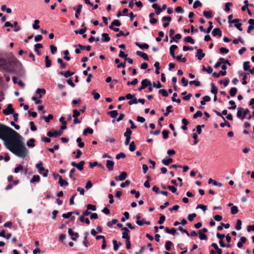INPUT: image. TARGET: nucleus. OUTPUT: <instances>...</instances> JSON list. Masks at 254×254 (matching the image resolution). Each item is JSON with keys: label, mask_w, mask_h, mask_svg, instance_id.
<instances>
[{"label": "nucleus", "mask_w": 254, "mask_h": 254, "mask_svg": "<svg viewBox=\"0 0 254 254\" xmlns=\"http://www.w3.org/2000/svg\"><path fill=\"white\" fill-rule=\"evenodd\" d=\"M0 138L6 148L17 156L24 158L27 155L28 151L23 137L12 128L0 123Z\"/></svg>", "instance_id": "nucleus-1"}, {"label": "nucleus", "mask_w": 254, "mask_h": 254, "mask_svg": "<svg viewBox=\"0 0 254 254\" xmlns=\"http://www.w3.org/2000/svg\"><path fill=\"white\" fill-rule=\"evenodd\" d=\"M21 65V63L18 61H7L4 58H0V71L1 72L14 73L16 71L15 67Z\"/></svg>", "instance_id": "nucleus-2"}, {"label": "nucleus", "mask_w": 254, "mask_h": 254, "mask_svg": "<svg viewBox=\"0 0 254 254\" xmlns=\"http://www.w3.org/2000/svg\"><path fill=\"white\" fill-rule=\"evenodd\" d=\"M43 163L40 161L36 165V167L38 170L39 173L43 175L44 177H47L48 174V170H46L43 167Z\"/></svg>", "instance_id": "nucleus-3"}, {"label": "nucleus", "mask_w": 254, "mask_h": 254, "mask_svg": "<svg viewBox=\"0 0 254 254\" xmlns=\"http://www.w3.org/2000/svg\"><path fill=\"white\" fill-rule=\"evenodd\" d=\"M4 27H14V32H18L21 29L20 27L18 26V23L16 21H14L13 23H11L8 21L5 22Z\"/></svg>", "instance_id": "nucleus-4"}, {"label": "nucleus", "mask_w": 254, "mask_h": 254, "mask_svg": "<svg viewBox=\"0 0 254 254\" xmlns=\"http://www.w3.org/2000/svg\"><path fill=\"white\" fill-rule=\"evenodd\" d=\"M152 83L151 81L148 80L147 79H144L141 81V86L138 89L139 91L145 89L147 86H151Z\"/></svg>", "instance_id": "nucleus-5"}, {"label": "nucleus", "mask_w": 254, "mask_h": 254, "mask_svg": "<svg viewBox=\"0 0 254 254\" xmlns=\"http://www.w3.org/2000/svg\"><path fill=\"white\" fill-rule=\"evenodd\" d=\"M2 112L6 116L13 114L14 112V109L12 108V104H8L6 108L4 109Z\"/></svg>", "instance_id": "nucleus-6"}, {"label": "nucleus", "mask_w": 254, "mask_h": 254, "mask_svg": "<svg viewBox=\"0 0 254 254\" xmlns=\"http://www.w3.org/2000/svg\"><path fill=\"white\" fill-rule=\"evenodd\" d=\"M68 234L70 235L71 239L73 241H76L79 237L78 233L77 232H73L72 229L69 228L68 230Z\"/></svg>", "instance_id": "nucleus-7"}, {"label": "nucleus", "mask_w": 254, "mask_h": 254, "mask_svg": "<svg viewBox=\"0 0 254 254\" xmlns=\"http://www.w3.org/2000/svg\"><path fill=\"white\" fill-rule=\"evenodd\" d=\"M123 232L122 233V238L126 240L130 239L129 236V230L127 227L122 228Z\"/></svg>", "instance_id": "nucleus-8"}, {"label": "nucleus", "mask_w": 254, "mask_h": 254, "mask_svg": "<svg viewBox=\"0 0 254 254\" xmlns=\"http://www.w3.org/2000/svg\"><path fill=\"white\" fill-rule=\"evenodd\" d=\"M127 176V174L126 172H123L121 173V174L119 176H116L115 177V180L118 181H124L125 180Z\"/></svg>", "instance_id": "nucleus-9"}, {"label": "nucleus", "mask_w": 254, "mask_h": 254, "mask_svg": "<svg viewBox=\"0 0 254 254\" xmlns=\"http://www.w3.org/2000/svg\"><path fill=\"white\" fill-rule=\"evenodd\" d=\"M212 35L213 36H218L221 37L222 36V31L219 28H215L213 30Z\"/></svg>", "instance_id": "nucleus-10"}, {"label": "nucleus", "mask_w": 254, "mask_h": 254, "mask_svg": "<svg viewBox=\"0 0 254 254\" xmlns=\"http://www.w3.org/2000/svg\"><path fill=\"white\" fill-rule=\"evenodd\" d=\"M114 162L111 160H108L106 161V167L110 171H112L114 169Z\"/></svg>", "instance_id": "nucleus-11"}, {"label": "nucleus", "mask_w": 254, "mask_h": 254, "mask_svg": "<svg viewBox=\"0 0 254 254\" xmlns=\"http://www.w3.org/2000/svg\"><path fill=\"white\" fill-rule=\"evenodd\" d=\"M205 55L202 49H199L197 50L196 57L199 60H202L205 57Z\"/></svg>", "instance_id": "nucleus-12"}, {"label": "nucleus", "mask_w": 254, "mask_h": 254, "mask_svg": "<svg viewBox=\"0 0 254 254\" xmlns=\"http://www.w3.org/2000/svg\"><path fill=\"white\" fill-rule=\"evenodd\" d=\"M178 48V46L176 45H173L170 47V54L172 57L174 59L176 58V55L174 51Z\"/></svg>", "instance_id": "nucleus-13"}, {"label": "nucleus", "mask_w": 254, "mask_h": 254, "mask_svg": "<svg viewBox=\"0 0 254 254\" xmlns=\"http://www.w3.org/2000/svg\"><path fill=\"white\" fill-rule=\"evenodd\" d=\"M59 74H60V75H64L65 77H68L70 76H72L74 74V72H71L69 70H68L67 71H65V72H64V71H60L59 72Z\"/></svg>", "instance_id": "nucleus-14"}, {"label": "nucleus", "mask_w": 254, "mask_h": 254, "mask_svg": "<svg viewBox=\"0 0 254 254\" xmlns=\"http://www.w3.org/2000/svg\"><path fill=\"white\" fill-rule=\"evenodd\" d=\"M136 55L137 56L142 58L145 60H146V61L149 60V58L148 57L147 55L145 53H143V52L138 51L136 52Z\"/></svg>", "instance_id": "nucleus-15"}, {"label": "nucleus", "mask_w": 254, "mask_h": 254, "mask_svg": "<svg viewBox=\"0 0 254 254\" xmlns=\"http://www.w3.org/2000/svg\"><path fill=\"white\" fill-rule=\"evenodd\" d=\"M43 48V45L42 44L38 43L34 45V50L38 55H41V52L39 50V49H41Z\"/></svg>", "instance_id": "nucleus-16"}, {"label": "nucleus", "mask_w": 254, "mask_h": 254, "mask_svg": "<svg viewBox=\"0 0 254 254\" xmlns=\"http://www.w3.org/2000/svg\"><path fill=\"white\" fill-rule=\"evenodd\" d=\"M82 8V4H79L78 5L77 8L76 9V13L75 14V17L76 18H79V15H80V14L81 13Z\"/></svg>", "instance_id": "nucleus-17"}, {"label": "nucleus", "mask_w": 254, "mask_h": 254, "mask_svg": "<svg viewBox=\"0 0 254 254\" xmlns=\"http://www.w3.org/2000/svg\"><path fill=\"white\" fill-rule=\"evenodd\" d=\"M88 235V233L87 232L84 233V240L83 241V244L86 248H88L89 244V241L87 239Z\"/></svg>", "instance_id": "nucleus-18"}, {"label": "nucleus", "mask_w": 254, "mask_h": 254, "mask_svg": "<svg viewBox=\"0 0 254 254\" xmlns=\"http://www.w3.org/2000/svg\"><path fill=\"white\" fill-rule=\"evenodd\" d=\"M85 162L84 161H81L79 163H77L76 168L80 171H81L84 169V165Z\"/></svg>", "instance_id": "nucleus-19"}, {"label": "nucleus", "mask_w": 254, "mask_h": 254, "mask_svg": "<svg viewBox=\"0 0 254 254\" xmlns=\"http://www.w3.org/2000/svg\"><path fill=\"white\" fill-rule=\"evenodd\" d=\"M203 14L207 19H210L213 16L211 11H203Z\"/></svg>", "instance_id": "nucleus-20"}, {"label": "nucleus", "mask_w": 254, "mask_h": 254, "mask_svg": "<svg viewBox=\"0 0 254 254\" xmlns=\"http://www.w3.org/2000/svg\"><path fill=\"white\" fill-rule=\"evenodd\" d=\"M165 231L167 233L171 234L173 235H175L176 233V230L174 228L169 229L168 227H166Z\"/></svg>", "instance_id": "nucleus-21"}, {"label": "nucleus", "mask_w": 254, "mask_h": 254, "mask_svg": "<svg viewBox=\"0 0 254 254\" xmlns=\"http://www.w3.org/2000/svg\"><path fill=\"white\" fill-rule=\"evenodd\" d=\"M36 93L38 95V97L39 98H41L42 97V95L41 94V93L45 94L46 93V90L43 88H42V89L38 88L36 90Z\"/></svg>", "instance_id": "nucleus-22"}, {"label": "nucleus", "mask_w": 254, "mask_h": 254, "mask_svg": "<svg viewBox=\"0 0 254 254\" xmlns=\"http://www.w3.org/2000/svg\"><path fill=\"white\" fill-rule=\"evenodd\" d=\"M102 36L104 37V39L102 40V42H109L110 40V38L107 33H104L102 34Z\"/></svg>", "instance_id": "nucleus-23"}, {"label": "nucleus", "mask_w": 254, "mask_h": 254, "mask_svg": "<svg viewBox=\"0 0 254 254\" xmlns=\"http://www.w3.org/2000/svg\"><path fill=\"white\" fill-rule=\"evenodd\" d=\"M135 45L141 49H148L149 48V45L147 44L144 43L143 44H139L138 42H136L135 43Z\"/></svg>", "instance_id": "nucleus-24"}, {"label": "nucleus", "mask_w": 254, "mask_h": 254, "mask_svg": "<svg viewBox=\"0 0 254 254\" xmlns=\"http://www.w3.org/2000/svg\"><path fill=\"white\" fill-rule=\"evenodd\" d=\"M59 183L60 184V185L61 187H63L64 185H65V186L68 185V183L67 181L63 180L61 176H59Z\"/></svg>", "instance_id": "nucleus-25"}, {"label": "nucleus", "mask_w": 254, "mask_h": 254, "mask_svg": "<svg viewBox=\"0 0 254 254\" xmlns=\"http://www.w3.org/2000/svg\"><path fill=\"white\" fill-rule=\"evenodd\" d=\"M172 162H173V159L170 158H169L167 159H164L162 160V163L166 166L169 165Z\"/></svg>", "instance_id": "nucleus-26"}, {"label": "nucleus", "mask_w": 254, "mask_h": 254, "mask_svg": "<svg viewBox=\"0 0 254 254\" xmlns=\"http://www.w3.org/2000/svg\"><path fill=\"white\" fill-rule=\"evenodd\" d=\"M40 180V178L39 175H34L30 180L31 183H34L35 182H39Z\"/></svg>", "instance_id": "nucleus-27"}, {"label": "nucleus", "mask_w": 254, "mask_h": 254, "mask_svg": "<svg viewBox=\"0 0 254 254\" xmlns=\"http://www.w3.org/2000/svg\"><path fill=\"white\" fill-rule=\"evenodd\" d=\"M57 62L59 64H60V67L62 69L65 68L66 66V64L63 62V60L61 58H58L57 59Z\"/></svg>", "instance_id": "nucleus-28"}, {"label": "nucleus", "mask_w": 254, "mask_h": 254, "mask_svg": "<svg viewBox=\"0 0 254 254\" xmlns=\"http://www.w3.org/2000/svg\"><path fill=\"white\" fill-rule=\"evenodd\" d=\"M35 139L34 138H31L27 142L26 145L30 147H33L35 146Z\"/></svg>", "instance_id": "nucleus-29"}, {"label": "nucleus", "mask_w": 254, "mask_h": 254, "mask_svg": "<svg viewBox=\"0 0 254 254\" xmlns=\"http://www.w3.org/2000/svg\"><path fill=\"white\" fill-rule=\"evenodd\" d=\"M173 245V243L170 241H167L165 245V248L167 251H170L171 249V246Z\"/></svg>", "instance_id": "nucleus-30"}, {"label": "nucleus", "mask_w": 254, "mask_h": 254, "mask_svg": "<svg viewBox=\"0 0 254 254\" xmlns=\"http://www.w3.org/2000/svg\"><path fill=\"white\" fill-rule=\"evenodd\" d=\"M76 171V170L74 168H72L70 170V173H69V178L72 179V180L73 181H75L76 180V178L74 176V173Z\"/></svg>", "instance_id": "nucleus-31"}, {"label": "nucleus", "mask_w": 254, "mask_h": 254, "mask_svg": "<svg viewBox=\"0 0 254 254\" xmlns=\"http://www.w3.org/2000/svg\"><path fill=\"white\" fill-rule=\"evenodd\" d=\"M132 134V131L130 130V128H127L126 129V131L124 133V136L126 137H129L131 138V135Z\"/></svg>", "instance_id": "nucleus-32"}, {"label": "nucleus", "mask_w": 254, "mask_h": 254, "mask_svg": "<svg viewBox=\"0 0 254 254\" xmlns=\"http://www.w3.org/2000/svg\"><path fill=\"white\" fill-rule=\"evenodd\" d=\"M198 234H199V239L201 240H206L207 239V236L205 234L201 233V230L198 231Z\"/></svg>", "instance_id": "nucleus-33"}, {"label": "nucleus", "mask_w": 254, "mask_h": 254, "mask_svg": "<svg viewBox=\"0 0 254 254\" xmlns=\"http://www.w3.org/2000/svg\"><path fill=\"white\" fill-rule=\"evenodd\" d=\"M45 66L47 68L51 66V61L48 56L45 57Z\"/></svg>", "instance_id": "nucleus-34"}, {"label": "nucleus", "mask_w": 254, "mask_h": 254, "mask_svg": "<svg viewBox=\"0 0 254 254\" xmlns=\"http://www.w3.org/2000/svg\"><path fill=\"white\" fill-rule=\"evenodd\" d=\"M108 114L111 116V117L113 118H116L118 115V113L117 110H113L108 112Z\"/></svg>", "instance_id": "nucleus-35"}, {"label": "nucleus", "mask_w": 254, "mask_h": 254, "mask_svg": "<svg viewBox=\"0 0 254 254\" xmlns=\"http://www.w3.org/2000/svg\"><path fill=\"white\" fill-rule=\"evenodd\" d=\"M79 220L81 222L84 223L85 222L87 225L90 224V221L88 218H85L84 216H81L79 217Z\"/></svg>", "instance_id": "nucleus-36"}, {"label": "nucleus", "mask_w": 254, "mask_h": 254, "mask_svg": "<svg viewBox=\"0 0 254 254\" xmlns=\"http://www.w3.org/2000/svg\"><path fill=\"white\" fill-rule=\"evenodd\" d=\"M244 110V109L242 107H239L238 108V111L237 113V116L238 118H241L242 119V111Z\"/></svg>", "instance_id": "nucleus-37"}, {"label": "nucleus", "mask_w": 254, "mask_h": 254, "mask_svg": "<svg viewBox=\"0 0 254 254\" xmlns=\"http://www.w3.org/2000/svg\"><path fill=\"white\" fill-rule=\"evenodd\" d=\"M175 59L179 62H182L183 63H186L187 62V59L186 58H182V55L176 56Z\"/></svg>", "instance_id": "nucleus-38"}, {"label": "nucleus", "mask_w": 254, "mask_h": 254, "mask_svg": "<svg viewBox=\"0 0 254 254\" xmlns=\"http://www.w3.org/2000/svg\"><path fill=\"white\" fill-rule=\"evenodd\" d=\"M78 47L81 49V50H85L86 49L87 51H89L91 50V46H84L81 44H78Z\"/></svg>", "instance_id": "nucleus-39"}, {"label": "nucleus", "mask_w": 254, "mask_h": 254, "mask_svg": "<svg viewBox=\"0 0 254 254\" xmlns=\"http://www.w3.org/2000/svg\"><path fill=\"white\" fill-rule=\"evenodd\" d=\"M211 92L214 95H216V94L217 93V92H218L217 88L214 85V84L213 83H212L211 84Z\"/></svg>", "instance_id": "nucleus-40"}, {"label": "nucleus", "mask_w": 254, "mask_h": 254, "mask_svg": "<svg viewBox=\"0 0 254 254\" xmlns=\"http://www.w3.org/2000/svg\"><path fill=\"white\" fill-rule=\"evenodd\" d=\"M93 132V130L91 128L88 127L83 130V134L84 135H86L87 134V133L92 134Z\"/></svg>", "instance_id": "nucleus-41"}, {"label": "nucleus", "mask_w": 254, "mask_h": 254, "mask_svg": "<svg viewBox=\"0 0 254 254\" xmlns=\"http://www.w3.org/2000/svg\"><path fill=\"white\" fill-rule=\"evenodd\" d=\"M237 92V89L236 87H232L230 89L229 93L232 97L234 96Z\"/></svg>", "instance_id": "nucleus-42"}, {"label": "nucleus", "mask_w": 254, "mask_h": 254, "mask_svg": "<svg viewBox=\"0 0 254 254\" xmlns=\"http://www.w3.org/2000/svg\"><path fill=\"white\" fill-rule=\"evenodd\" d=\"M87 28L85 27L84 29H79L74 31L75 34H83L86 32Z\"/></svg>", "instance_id": "nucleus-43"}, {"label": "nucleus", "mask_w": 254, "mask_h": 254, "mask_svg": "<svg viewBox=\"0 0 254 254\" xmlns=\"http://www.w3.org/2000/svg\"><path fill=\"white\" fill-rule=\"evenodd\" d=\"M138 103V100L137 98L134 96L133 98H132L130 100L128 101V104L129 105H132L133 104H136Z\"/></svg>", "instance_id": "nucleus-44"}, {"label": "nucleus", "mask_w": 254, "mask_h": 254, "mask_svg": "<svg viewBox=\"0 0 254 254\" xmlns=\"http://www.w3.org/2000/svg\"><path fill=\"white\" fill-rule=\"evenodd\" d=\"M159 93L161 94L163 97H167L169 95L166 89H160L159 90Z\"/></svg>", "instance_id": "nucleus-45"}, {"label": "nucleus", "mask_w": 254, "mask_h": 254, "mask_svg": "<svg viewBox=\"0 0 254 254\" xmlns=\"http://www.w3.org/2000/svg\"><path fill=\"white\" fill-rule=\"evenodd\" d=\"M238 212V209L236 206H233L231 208V213L232 214H236Z\"/></svg>", "instance_id": "nucleus-46"}, {"label": "nucleus", "mask_w": 254, "mask_h": 254, "mask_svg": "<svg viewBox=\"0 0 254 254\" xmlns=\"http://www.w3.org/2000/svg\"><path fill=\"white\" fill-rule=\"evenodd\" d=\"M230 105H231V107H229L228 109L230 110H234L236 108V105L235 102L233 100H230L229 102Z\"/></svg>", "instance_id": "nucleus-47"}, {"label": "nucleus", "mask_w": 254, "mask_h": 254, "mask_svg": "<svg viewBox=\"0 0 254 254\" xmlns=\"http://www.w3.org/2000/svg\"><path fill=\"white\" fill-rule=\"evenodd\" d=\"M40 21L39 20H35L34 21V24H33V28L34 29H38L39 28L40 26L39 25H38V24L39 23Z\"/></svg>", "instance_id": "nucleus-48"}, {"label": "nucleus", "mask_w": 254, "mask_h": 254, "mask_svg": "<svg viewBox=\"0 0 254 254\" xmlns=\"http://www.w3.org/2000/svg\"><path fill=\"white\" fill-rule=\"evenodd\" d=\"M124 217H123L121 218L122 222H125L126 221V220L128 219L129 217V213L127 211H126L124 213Z\"/></svg>", "instance_id": "nucleus-49"}, {"label": "nucleus", "mask_w": 254, "mask_h": 254, "mask_svg": "<svg viewBox=\"0 0 254 254\" xmlns=\"http://www.w3.org/2000/svg\"><path fill=\"white\" fill-rule=\"evenodd\" d=\"M185 42L187 43H190V44H193L194 43V40L190 36H188L185 39Z\"/></svg>", "instance_id": "nucleus-50"}, {"label": "nucleus", "mask_w": 254, "mask_h": 254, "mask_svg": "<svg viewBox=\"0 0 254 254\" xmlns=\"http://www.w3.org/2000/svg\"><path fill=\"white\" fill-rule=\"evenodd\" d=\"M81 141L82 139L80 137H78L76 139V142L78 143V146L80 148H82L84 146V143Z\"/></svg>", "instance_id": "nucleus-51"}, {"label": "nucleus", "mask_w": 254, "mask_h": 254, "mask_svg": "<svg viewBox=\"0 0 254 254\" xmlns=\"http://www.w3.org/2000/svg\"><path fill=\"white\" fill-rule=\"evenodd\" d=\"M172 106L171 105H169L166 108V112L164 114V115L165 116V117H167L168 116V115L170 113H171L172 112V111L171 110V109L172 108Z\"/></svg>", "instance_id": "nucleus-52"}, {"label": "nucleus", "mask_w": 254, "mask_h": 254, "mask_svg": "<svg viewBox=\"0 0 254 254\" xmlns=\"http://www.w3.org/2000/svg\"><path fill=\"white\" fill-rule=\"evenodd\" d=\"M232 5H233V3H232V2H228L226 3L225 5V9H224L225 11L226 12L229 11L230 10L229 6H232Z\"/></svg>", "instance_id": "nucleus-53"}, {"label": "nucleus", "mask_w": 254, "mask_h": 254, "mask_svg": "<svg viewBox=\"0 0 254 254\" xmlns=\"http://www.w3.org/2000/svg\"><path fill=\"white\" fill-rule=\"evenodd\" d=\"M118 222V220L116 219H113L111 221L108 222L107 225L108 227H111L113 225L115 224Z\"/></svg>", "instance_id": "nucleus-54"}, {"label": "nucleus", "mask_w": 254, "mask_h": 254, "mask_svg": "<svg viewBox=\"0 0 254 254\" xmlns=\"http://www.w3.org/2000/svg\"><path fill=\"white\" fill-rule=\"evenodd\" d=\"M241 225H242V221L241 220L238 219L237 221L236 225V229L237 230H240L241 229Z\"/></svg>", "instance_id": "nucleus-55"}, {"label": "nucleus", "mask_w": 254, "mask_h": 254, "mask_svg": "<svg viewBox=\"0 0 254 254\" xmlns=\"http://www.w3.org/2000/svg\"><path fill=\"white\" fill-rule=\"evenodd\" d=\"M47 135L50 137H57L58 134L55 131L54 132L49 131L47 132Z\"/></svg>", "instance_id": "nucleus-56"}, {"label": "nucleus", "mask_w": 254, "mask_h": 254, "mask_svg": "<svg viewBox=\"0 0 254 254\" xmlns=\"http://www.w3.org/2000/svg\"><path fill=\"white\" fill-rule=\"evenodd\" d=\"M223 61H224V58H220L219 59V62H217L215 65H214V67L215 68H217L218 67H219L221 64H222V63H223Z\"/></svg>", "instance_id": "nucleus-57"}, {"label": "nucleus", "mask_w": 254, "mask_h": 254, "mask_svg": "<svg viewBox=\"0 0 254 254\" xmlns=\"http://www.w3.org/2000/svg\"><path fill=\"white\" fill-rule=\"evenodd\" d=\"M250 62H245L243 64V68L245 71L248 70L250 68Z\"/></svg>", "instance_id": "nucleus-58"}, {"label": "nucleus", "mask_w": 254, "mask_h": 254, "mask_svg": "<svg viewBox=\"0 0 254 254\" xmlns=\"http://www.w3.org/2000/svg\"><path fill=\"white\" fill-rule=\"evenodd\" d=\"M1 9L2 11H6L7 13H10L11 12V9L10 8H7L5 5H2Z\"/></svg>", "instance_id": "nucleus-59"}, {"label": "nucleus", "mask_w": 254, "mask_h": 254, "mask_svg": "<svg viewBox=\"0 0 254 254\" xmlns=\"http://www.w3.org/2000/svg\"><path fill=\"white\" fill-rule=\"evenodd\" d=\"M160 218H159V220L158 223L159 224L161 225L164 223V222L166 218L164 215H162V214H160Z\"/></svg>", "instance_id": "nucleus-60"}, {"label": "nucleus", "mask_w": 254, "mask_h": 254, "mask_svg": "<svg viewBox=\"0 0 254 254\" xmlns=\"http://www.w3.org/2000/svg\"><path fill=\"white\" fill-rule=\"evenodd\" d=\"M201 5H202L201 3L198 0H196L194 1L193 5V7L194 8H196L198 7L201 6Z\"/></svg>", "instance_id": "nucleus-61"}, {"label": "nucleus", "mask_w": 254, "mask_h": 254, "mask_svg": "<svg viewBox=\"0 0 254 254\" xmlns=\"http://www.w3.org/2000/svg\"><path fill=\"white\" fill-rule=\"evenodd\" d=\"M129 149L131 152H133L135 150V145L133 141L130 143Z\"/></svg>", "instance_id": "nucleus-62"}, {"label": "nucleus", "mask_w": 254, "mask_h": 254, "mask_svg": "<svg viewBox=\"0 0 254 254\" xmlns=\"http://www.w3.org/2000/svg\"><path fill=\"white\" fill-rule=\"evenodd\" d=\"M202 116V113L200 111H197L193 115V119H196L198 117H200Z\"/></svg>", "instance_id": "nucleus-63"}, {"label": "nucleus", "mask_w": 254, "mask_h": 254, "mask_svg": "<svg viewBox=\"0 0 254 254\" xmlns=\"http://www.w3.org/2000/svg\"><path fill=\"white\" fill-rule=\"evenodd\" d=\"M125 157L126 154L124 152H120V153L118 154L116 156V158L117 159H120V158H124Z\"/></svg>", "instance_id": "nucleus-64"}]
</instances>
